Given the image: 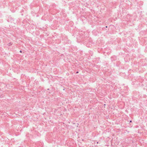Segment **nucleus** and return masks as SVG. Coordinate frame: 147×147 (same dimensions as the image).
I'll use <instances>...</instances> for the list:
<instances>
[{
	"label": "nucleus",
	"mask_w": 147,
	"mask_h": 147,
	"mask_svg": "<svg viewBox=\"0 0 147 147\" xmlns=\"http://www.w3.org/2000/svg\"><path fill=\"white\" fill-rule=\"evenodd\" d=\"M20 53H22V51H20Z\"/></svg>",
	"instance_id": "20e7f679"
},
{
	"label": "nucleus",
	"mask_w": 147,
	"mask_h": 147,
	"mask_svg": "<svg viewBox=\"0 0 147 147\" xmlns=\"http://www.w3.org/2000/svg\"><path fill=\"white\" fill-rule=\"evenodd\" d=\"M114 58H115V59H114V60H116V57H115Z\"/></svg>",
	"instance_id": "7ed1b4c3"
},
{
	"label": "nucleus",
	"mask_w": 147,
	"mask_h": 147,
	"mask_svg": "<svg viewBox=\"0 0 147 147\" xmlns=\"http://www.w3.org/2000/svg\"><path fill=\"white\" fill-rule=\"evenodd\" d=\"M114 144H115V145H117L118 144L117 143V142H116V143H114Z\"/></svg>",
	"instance_id": "f03ea898"
},
{
	"label": "nucleus",
	"mask_w": 147,
	"mask_h": 147,
	"mask_svg": "<svg viewBox=\"0 0 147 147\" xmlns=\"http://www.w3.org/2000/svg\"><path fill=\"white\" fill-rule=\"evenodd\" d=\"M130 122H131V120L130 121Z\"/></svg>",
	"instance_id": "39448f33"
},
{
	"label": "nucleus",
	"mask_w": 147,
	"mask_h": 147,
	"mask_svg": "<svg viewBox=\"0 0 147 147\" xmlns=\"http://www.w3.org/2000/svg\"><path fill=\"white\" fill-rule=\"evenodd\" d=\"M113 144H114V141H113V140H112L111 141V145L112 146L114 145Z\"/></svg>",
	"instance_id": "f257e3e1"
}]
</instances>
